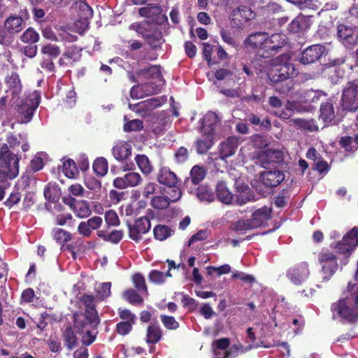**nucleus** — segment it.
Instances as JSON below:
<instances>
[{"label":"nucleus","instance_id":"nucleus-1","mask_svg":"<svg viewBox=\"0 0 358 358\" xmlns=\"http://www.w3.org/2000/svg\"><path fill=\"white\" fill-rule=\"evenodd\" d=\"M285 43V39L282 34L269 36L268 33L262 31L252 33L245 40V45L255 50L263 58L275 56Z\"/></svg>","mask_w":358,"mask_h":358},{"label":"nucleus","instance_id":"nucleus-2","mask_svg":"<svg viewBox=\"0 0 358 358\" xmlns=\"http://www.w3.org/2000/svg\"><path fill=\"white\" fill-rule=\"evenodd\" d=\"M71 318L73 329L81 335L82 344L85 346L92 344L96 340V329L101 322L99 315L88 311H75Z\"/></svg>","mask_w":358,"mask_h":358},{"label":"nucleus","instance_id":"nucleus-3","mask_svg":"<svg viewBox=\"0 0 358 358\" xmlns=\"http://www.w3.org/2000/svg\"><path fill=\"white\" fill-rule=\"evenodd\" d=\"M295 69L291 63H285L272 67L267 73L270 85L280 94H287L294 87L291 76Z\"/></svg>","mask_w":358,"mask_h":358},{"label":"nucleus","instance_id":"nucleus-4","mask_svg":"<svg viewBox=\"0 0 358 358\" xmlns=\"http://www.w3.org/2000/svg\"><path fill=\"white\" fill-rule=\"evenodd\" d=\"M21 156L12 152L7 144L0 147V183L13 180L19 174Z\"/></svg>","mask_w":358,"mask_h":358},{"label":"nucleus","instance_id":"nucleus-5","mask_svg":"<svg viewBox=\"0 0 358 358\" xmlns=\"http://www.w3.org/2000/svg\"><path fill=\"white\" fill-rule=\"evenodd\" d=\"M41 101V94L38 92L34 91L28 96L20 99L13 103L17 113V117L20 123H28L32 119L34 113Z\"/></svg>","mask_w":358,"mask_h":358},{"label":"nucleus","instance_id":"nucleus-6","mask_svg":"<svg viewBox=\"0 0 358 358\" xmlns=\"http://www.w3.org/2000/svg\"><path fill=\"white\" fill-rule=\"evenodd\" d=\"M334 316L340 317L343 322L354 324L358 320V310L350 306L345 299H341L331 306Z\"/></svg>","mask_w":358,"mask_h":358},{"label":"nucleus","instance_id":"nucleus-7","mask_svg":"<svg viewBox=\"0 0 358 358\" xmlns=\"http://www.w3.org/2000/svg\"><path fill=\"white\" fill-rule=\"evenodd\" d=\"M318 261L321 265V271L324 275L322 282H327L338 270V258L333 252L322 251L319 254Z\"/></svg>","mask_w":358,"mask_h":358},{"label":"nucleus","instance_id":"nucleus-8","mask_svg":"<svg viewBox=\"0 0 358 358\" xmlns=\"http://www.w3.org/2000/svg\"><path fill=\"white\" fill-rule=\"evenodd\" d=\"M341 107L343 110L355 111L358 108V80L349 82L341 97Z\"/></svg>","mask_w":358,"mask_h":358},{"label":"nucleus","instance_id":"nucleus-9","mask_svg":"<svg viewBox=\"0 0 358 358\" xmlns=\"http://www.w3.org/2000/svg\"><path fill=\"white\" fill-rule=\"evenodd\" d=\"M337 38L346 48L352 49L358 43V28L340 24L337 26Z\"/></svg>","mask_w":358,"mask_h":358},{"label":"nucleus","instance_id":"nucleus-10","mask_svg":"<svg viewBox=\"0 0 358 358\" xmlns=\"http://www.w3.org/2000/svg\"><path fill=\"white\" fill-rule=\"evenodd\" d=\"M358 245V227H354L346 233L334 247L337 252L348 257Z\"/></svg>","mask_w":358,"mask_h":358},{"label":"nucleus","instance_id":"nucleus-11","mask_svg":"<svg viewBox=\"0 0 358 358\" xmlns=\"http://www.w3.org/2000/svg\"><path fill=\"white\" fill-rule=\"evenodd\" d=\"M255 12L245 5H239L230 14V20L236 27L244 26L249 21L255 19Z\"/></svg>","mask_w":358,"mask_h":358},{"label":"nucleus","instance_id":"nucleus-12","mask_svg":"<svg viewBox=\"0 0 358 358\" xmlns=\"http://www.w3.org/2000/svg\"><path fill=\"white\" fill-rule=\"evenodd\" d=\"M127 227L129 238L138 243L142 239V235L149 231L151 224L150 220L143 216L137 219L133 224L128 222Z\"/></svg>","mask_w":358,"mask_h":358},{"label":"nucleus","instance_id":"nucleus-13","mask_svg":"<svg viewBox=\"0 0 358 358\" xmlns=\"http://www.w3.org/2000/svg\"><path fill=\"white\" fill-rule=\"evenodd\" d=\"M309 265L306 262H300L287 271V277L296 285H301L310 275Z\"/></svg>","mask_w":358,"mask_h":358},{"label":"nucleus","instance_id":"nucleus-14","mask_svg":"<svg viewBox=\"0 0 358 358\" xmlns=\"http://www.w3.org/2000/svg\"><path fill=\"white\" fill-rule=\"evenodd\" d=\"M4 81L7 87L6 92L11 96L10 101L15 103L19 99L22 91L20 76L17 72H11L6 76Z\"/></svg>","mask_w":358,"mask_h":358},{"label":"nucleus","instance_id":"nucleus-15","mask_svg":"<svg viewBox=\"0 0 358 358\" xmlns=\"http://www.w3.org/2000/svg\"><path fill=\"white\" fill-rule=\"evenodd\" d=\"M259 159L262 167L269 169L283 162L284 154L279 150L266 149L259 155Z\"/></svg>","mask_w":358,"mask_h":358},{"label":"nucleus","instance_id":"nucleus-16","mask_svg":"<svg viewBox=\"0 0 358 358\" xmlns=\"http://www.w3.org/2000/svg\"><path fill=\"white\" fill-rule=\"evenodd\" d=\"M324 51V47L322 45H310L301 52L299 61L304 65L315 63L320 59Z\"/></svg>","mask_w":358,"mask_h":358},{"label":"nucleus","instance_id":"nucleus-17","mask_svg":"<svg viewBox=\"0 0 358 358\" xmlns=\"http://www.w3.org/2000/svg\"><path fill=\"white\" fill-rule=\"evenodd\" d=\"M83 48L71 45L65 48L62 57L58 60L60 66H72L74 63L80 61Z\"/></svg>","mask_w":358,"mask_h":358},{"label":"nucleus","instance_id":"nucleus-18","mask_svg":"<svg viewBox=\"0 0 358 358\" xmlns=\"http://www.w3.org/2000/svg\"><path fill=\"white\" fill-rule=\"evenodd\" d=\"M239 145V138L236 136H229L224 141L221 142L218 147V157L217 159H220L222 160H225L229 157L233 156Z\"/></svg>","mask_w":358,"mask_h":358},{"label":"nucleus","instance_id":"nucleus-19","mask_svg":"<svg viewBox=\"0 0 358 358\" xmlns=\"http://www.w3.org/2000/svg\"><path fill=\"white\" fill-rule=\"evenodd\" d=\"M142 182V178L138 173L129 172L123 177H117L113 180V185L117 189H126L127 187H134L140 185Z\"/></svg>","mask_w":358,"mask_h":358},{"label":"nucleus","instance_id":"nucleus-20","mask_svg":"<svg viewBox=\"0 0 358 358\" xmlns=\"http://www.w3.org/2000/svg\"><path fill=\"white\" fill-rule=\"evenodd\" d=\"M158 86L153 82L134 85L130 90V96L132 99H142L145 96H150L159 92Z\"/></svg>","mask_w":358,"mask_h":358},{"label":"nucleus","instance_id":"nucleus-21","mask_svg":"<svg viewBox=\"0 0 358 358\" xmlns=\"http://www.w3.org/2000/svg\"><path fill=\"white\" fill-rule=\"evenodd\" d=\"M285 178V173L280 170H268L263 171L260 175L262 184L270 189L280 185Z\"/></svg>","mask_w":358,"mask_h":358},{"label":"nucleus","instance_id":"nucleus-22","mask_svg":"<svg viewBox=\"0 0 358 358\" xmlns=\"http://www.w3.org/2000/svg\"><path fill=\"white\" fill-rule=\"evenodd\" d=\"M111 152L114 158L120 162H127L131 156V145L126 141H118L113 147Z\"/></svg>","mask_w":358,"mask_h":358},{"label":"nucleus","instance_id":"nucleus-23","mask_svg":"<svg viewBox=\"0 0 358 358\" xmlns=\"http://www.w3.org/2000/svg\"><path fill=\"white\" fill-rule=\"evenodd\" d=\"M174 192V196H171V198H169L168 196H154L151 201V206L158 210H163L167 208L171 202L177 201L181 196V191L180 189H174L173 190Z\"/></svg>","mask_w":358,"mask_h":358},{"label":"nucleus","instance_id":"nucleus-24","mask_svg":"<svg viewBox=\"0 0 358 358\" xmlns=\"http://www.w3.org/2000/svg\"><path fill=\"white\" fill-rule=\"evenodd\" d=\"M271 208L266 206H263L254 211L250 220L255 229L266 224L271 218Z\"/></svg>","mask_w":358,"mask_h":358},{"label":"nucleus","instance_id":"nucleus-25","mask_svg":"<svg viewBox=\"0 0 358 358\" xmlns=\"http://www.w3.org/2000/svg\"><path fill=\"white\" fill-rule=\"evenodd\" d=\"M157 181L169 187H175L178 183V178L176 173L168 167H162L157 174Z\"/></svg>","mask_w":358,"mask_h":358},{"label":"nucleus","instance_id":"nucleus-26","mask_svg":"<svg viewBox=\"0 0 358 358\" xmlns=\"http://www.w3.org/2000/svg\"><path fill=\"white\" fill-rule=\"evenodd\" d=\"M218 116L215 113L211 111L207 113L201 120V132L214 134V126L218 122Z\"/></svg>","mask_w":358,"mask_h":358},{"label":"nucleus","instance_id":"nucleus-27","mask_svg":"<svg viewBox=\"0 0 358 358\" xmlns=\"http://www.w3.org/2000/svg\"><path fill=\"white\" fill-rule=\"evenodd\" d=\"M217 199L224 204H231L233 201V194L229 191L225 182L219 181L215 187Z\"/></svg>","mask_w":358,"mask_h":358},{"label":"nucleus","instance_id":"nucleus-28","mask_svg":"<svg viewBox=\"0 0 358 358\" xmlns=\"http://www.w3.org/2000/svg\"><path fill=\"white\" fill-rule=\"evenodd\" d=\"M214 134L203 133L201 138L195 143L196 152L200 155L206 154L213 146Z\"/></svg>","mask_w":358,"mask_h":358},{"label":"nucleus","instance_id":"nucleus-29","mask_svg":"<svg viewBox=\"0 0 358 358\" xmlns=\"http://www.w3.org/2000/svg\"><path fill=\"white\" fill-rule=\"evenodd\" d=\"M309 19L305 15H299L288 25L287 29L290 33H299L309 28Z\"/></svg>","mask_w":358,"mask_h":358},{"label":"nucleus","instance_id":"nucleus-30","mask_svg":"<svg viewBox=\"0 0 358 358\" xmlns=\"http://www.w3.org/2000/svg\"><path fill=\"white\" fill-rule=\"evenodd\" d=\"M76 331L73 327H67L63 332L62 337L64 346L69 350H73L78 345Z\"/></svg>","mask_w":358,"mask_h":358},{"label":"nucleus","instance_id":"nucleus-31","mask_svg":"<svg viewBox=\"0 0 358 358\" xmlns=\"http://www.w3.org/2000/svg\"><path fill=\"white\" fill-rule=\"evenodd\" d=\"M320 117L325 124H329L334 120L336 115L331 100H328L327 102L321 104Z\"/></svg>","mask_w":358,"mask_h":358},{"label":"nucleus","instance_id":"nucleus-32","mask_svg":"<svg viewBox=\"0 0 358 358\" xmlns=\"http://www.w3.org/2000/svg\"><path fill=\"white\" fill-rule=\"evenodd\" d=\"M136 74L145 79H159L162 77L160 66L158 65H151L148 68L138 69Z\"/></svg>","mask_w":358,"mask_h":358},{"label":"nucleus","instance_id":"nucleus-33","mask_svg":"<svg viewBox=\"0 0 358 358\" xmlns=\"http://www.w3.org/2000/svg\"><path fill=\"white\" fill-rule=\"evenodd\" d=\"M162 337V331L157 324H151L148 326L146 333V342L148 343H157Z\"/></svg>","mask_w":358,"mask_h":358},{"label":"nucleus","instance_id":"nucleus-34","mask_svg":"<svg viewBox=\"0 0 358 358\" xmlns=\"http://www.w3.org/2000/svg\"><path fill=\"white\" fill-rule=\"evenodd\" d=\"M23 19L18 16H10L4 22L5 29L10 34L18 33L22 29Z\"/></svg>","mask_w":358,"mask_h":358},{"label":"nucleus","instance_id":"nucleus-35","mask_svg":"<svg viewBox=\"0 0 358 358\" xmlns=\"http://www.w3.org/2000/svg\"><path fill=\"white\" fill-rule=\"evenodd\" d=\"M72 211L76 217L81 219L88 217L92 214L89 202L85 200L78 201Z\"/></svg>","mask_w":358,"mask_h":358},{"label":"nucleus","instance_id":"nucleus-36","mask_svg":"<svg viewBox=\"0 0 358 358\" xmlns=\"http://www.w3.org/2000/svg\"><path fill=\"white\" fill-rule=\"evenodd\" d=\"M174 231L169 226L157 224L153 229V234L155 239L162 241L173 235Z\"/></svg>","mask_w":358,"mask_h":358},{"label":"nucleus","instance_id":"nucleus-37","mask_svg":"<svg viewBox=\"0 0 358 358\" xmlns=\"http://www.w3.org/2000/svg\"><path fill=\"white\" fill-rule=\"evenodd\" d=\"M76 7L81 20H88L92 17L93 10L85 1L80 0L77 1Z\"/></svg>","mask_w":358,"mask_h":358},{"label":"nucleus","instance_id":"nucleus-38","mask_svg":"<svg viewBox=\"0 0 358 358\" xmlns=\"http://www.w3.org/2000/svg\"><path fill=\"white\" fill-rule=\"evenodd\" d=\"M95 296L92 294H83L78 297V301L83 303L85 309L83 312H89L94 314H98L95 305Z\"/></svg>","mask_w":358,"mask_h":358},{"label":"nucleus","instance_id":"nucleus-39","mask_svg":"<svg viewBox=\"0 0 358 358\" xmlns=\"http://www.w3.org/2000/svg\"><path fill=\"white\" fill-rule=\"evenodd\" d=\"M52 236L57 243L62 245L72 239V234L61 228H54L52 230Z\"/></svg>","mask_w":358,"mask_h":358},{"label":"nucleus","instance_id":"nucleus-40","mask_svg":"<svg viewBox=\"0 0 358 358\" xmlns=\"http://www.w3.org/2000/svg\"><path fill=\"white\" fill-rule=\"evenodd\" d=\"M294 123L299 129L309 132H316L319 131L316 121L313 119L306 120L297 118L294 120Z\"/></svg>","mask_w":358,"mask_h":358},{"label":"nucleus","instance_id":"nucleus-41","mask_svg":"<svg viewBox=\"0 0 358 358\" xmlns=\"http://www.w3.org/2000/svg\"><path fill=\"white\" fill-rule=\"evenodd\" d=\"M162 9L160 6L157 4L150 3L145 7L139 8L138 13L142 17H157L161 14Z\"/></svg>","mask_w":358,"mask_h":358},{"label":"nucleus","instance_id":"nucleus-42","mask_svg":"<svg viewBox=\"0 0 358 358\" xmlns=\"http://www.w3.org/2000/svg\"><path fill=\"white\" fill-rule=\"evenodd\" d=\"M92 168L97 176L100 177L106 176L108 170V164L107 159L103 157H97L94 161Z\"/></svg>","mask_w":358,"mask_h":358},{"label":"nucleus","instance_id":"nucleus-43","mask_svg":"<svg viewBox=\"0 0 358 358\" xmlns=\"http://www.w3.org/2000/svg\"><path fill=\"white\" fill-rule=\"evenodd\" d=\"M135 160L143 173L148 175L152 171V166L146 155H137L135 157Z\"/></svg>","mask_w":358,"mask_h":358},{"label":"nucleus","instance_id":"nucleus-44","mask_svg":"<svg viewBox=\"0 0 358 358\" xmlns=\"http://www.w3.org/2000/svg\"><path fill=\"white\" fill-rule=\"evenodd\" d=\"M327 94L321 90H306L303 94V101L310 103H318L322 96H326Z\"/></svg>","mask_w":358,"mask_h":358},{"label":"nucleus","instance_id":"nucleus-45","mask_svg":"<svg viewBox=\"0 0 358 358\" xmlns=\"http://www.w3.org/2000/svg\"><path fill=\"white\" fill-rule=\"evenodd\" d=\"M153 101L157 102L158 101L153 99H148L144 101H141L136 104H134V105L129 104V107L134 112L141 114V115H143V114L146 113V112L148 110L150 109V108L152 106Z\"/></svg>","mask_w":358,"mask_h":358},{"label":"nucleus","instance_id":"nucleus-46","mask_svg":"<svg viewBox=\"0 0 358 358\" xmlns=\"http://www.w3.org/2000/svg\"><path fill=\"white\" fill-rule=\"evenodd\" d=\"M123 297L129 303L133 305L141 304L143 302V299L142 296L137 292L136 290L132 288H129L125 290L123 292Z\"/></svg>","mask_w":358,"mask_h":358},{"label":"nucleus","instance_id":"nucleus-47","mask_svg":"<svg viewBox=\"0 0 358 358\" xmlns=\"http://www.w3.org/2000/svg\"><path fill=\"white\" fill-rule=\"evenodd\" d=\"M124 120L125 123L123 129L126 132L139 131L143 129V122L139 119L127 120V117H124Z\"/></svg>","mask_w":358,"mask_h":358},{"label":"nucleus","instance_id":"nucleus-48","mask_svg":"<svg viewBox=\"0 0 358 358\" xmlns=\"http://www.w3.org/2000/svg\"><path fill=\"white\" fill-rule=\"evenodd\" d=\"M132 281L135 288L141 294H148V287L145 284V278L141 273H135L132 276Z\"/></svg>","mask_w":358,"mask_h":358},{"label":"nucleus","instance_id":"nucleus-49","mask_svg":"<svg viewBox=\"0 0 358 358\" xmlns=\"http://www.w3.org/2000/svg\"><path fill=\"white\" fill-rule=\"evenodd\" d=\"M287 2L297 6L299 8L303 10L310 8L312 10H317L318 6L317 5V0H286Z\"/></svg>","mask_w":358,"mask_h":358},{"label":"nucleus","instance_id":"nucleus-50","mask_svg":"<svg viewBox=\"0 0 358 358\" xmlns=\"http://www.w3.org/2000/svg\"><path fill=\"white\" fill-rule=\"evenodd\" d=\"M41 52L53 59L61 54V49L56 44L48 43L41 48Z\"/></svg>","mask_w":358,"mask_h":358},{"label":"nucleus","instance_id":"nucleus-51","mask_svg":"<svg viewBox=\"0 0 358 358\" xmlns=\"http://www.w3.org/2000/svg\"><path fill=\"white\" fill-rule=\"evenodd\" d=\"M23 43L34 44L39 39V34L32 28H28L20 36Z\"/></svg>","mask_w":358,"mask_h":358},{"label":"nucleus","instance_id":"nucleus-52","mask_svg":"<svg viewBox=\"0 0 358 358\" xmlns=\"http://www.w3.org/2000/svg\"><path fill=\"white\" fill-rule=\"evenodd\" d=\"M191 180L194 185L199 184L206 176V171L203 168L199 166H194L190 171Z\"/></svg>","mask_w":358,"mask_h":358},{"label":"nucleus","instance_id":"nucleus-53","mask_svg":"<svg viewBox=\"0 0 358 358\" xmlns=\"http://www.w3.org/2000/svg\"><path fill=\"white\" fill-rule=\"evenodd\" d=\"M62 171L67 178H74L75 173L77 172V166L74 161L71 159L65 160L63 163Z\"/></svg>","mask_w":358,"mask_h":358},{"label":"nucleus","instance_id":"nucleus-54","mask_svg":"<svg viewBox=\"0 0 358 358\" xmlns=\"http://www.w3.org/2000/svg\"><path fill=\"white\" fill-rule=\"evenodd\" d=\"M197 196L201 201L212 202L214 201V194L211 189L201 186L197 189Z\"/></svg>","mask_w":358,"mask_h":358},{"label":"nucleus","instance_id":"nucleus-55","mask_svg":"<svg viewBox=\"0 0 358 358\" xmlns=\"http://www.w3.org/2000/svg\"><path fill=\"white\" fill-rule=\"evenodd\" d=\"M160 319L165 328L169 330H176L179 328V322L173 316L161 315Z\"/></svg>","mask_w":358,"mask_h":358},{"label":"nucleus","instance_id":"nucleus-56","mask_svg":"<svg viewBox=\"0 0 358 358\" xmlns=\"http://www.w3.org/2000/svg\"><path fill=\"white\" fill-rule=\"evenodd\" d=\"M111 282H103L100 285V289L97 291L96 298L99 301H103L111 294Z\"/></svg>","mask_w":358,"mask_h":358},{"label":"nucleus","instance_id":"nucleus-57","mask_svg":"<svg viewBox=\"0 0 358 358\" xmlns=\"http://www.w3.org/2000/svg\"><path fill=\"white\" fill-rule=\"evenodd\" d=\"M250 219L239 220L233 224L232 229L235 231H248L255 229Z\"/></svg>","mask_w":358,"mask_h":358},{"label":"nucleus","instance_id":"nucleus-58","mask_svg":"<svg viewBox=\"0 0 358 358\" xmlns=\"http://www.w3.org/2000/svg\"><path fill=\"white\" fill-rule=\"evenodd\" d=\"M181 303L184 308H188L189 312H193L198 306V303L194 299L190 297L188 294L182 293Z\"/></svg>","mask_w":358,"mask_h":358},{"label":"nucleus","instance_id":"nucleus-59","mask_svg":"<svg viewBox=\"0 0 358 358\" xmlns=\"http://www.w3.org/2000/svg\"><path fill=\"white\" fill-rule=\"evenodd\" d=\"M134 324L124 321L120 322L116 324V332L121 336H126L131 331Z\"/></svg>","mask_w":358,"mask_h":358},{"label":"nucleus","instance_id":"nucleus-60","mask_svg":"<svg viewBox=\"0 0 358 358\" xmlns=\"http://www.w3.org/2000/svg\"><path fill=\"white\" fill-rule=\"evenodd\" d=\"M208 275H212L215 272L218 275H224L230 273L231 266L229 264H223L219 267L209 266L206 268Z\"/></svg>","mask_w":358,"mask_h":358},{"label":"nucleus","instance_id":"nucleus-61","mask_svg":"<svg viewBox=\"0 0 358 358\" xmlns=\"http://www.w3.org/2000/svg\"><path fill=\"white\" fill-rule=\"evenodd\" d=\"M118 315L124 322L135 323L136 317V315L127 308H119L117 310Z\"/></svg>","mask_w":358,"mask_h":358},{"label":"nucleus","instance_id":"nucleus-62","mask_svg":"<svg viewBox=\"0 0 358 358\" xmlns=\"http://www.w3.org/2000/svg\"><path fill=\"white\" fill-rule=\"evenodd\" d=\"M106 223L109 226H118L120 220L116 212L113 210H109L105 213Z\"/></svg>","mask_w":358,"mask_h":358},{"label":"nucleus","instance_id":"nucleus-63","mask_svg":"<svg viewBox=\"0 0 358 358\" xmlns=\"http://www.w3.org/2000/svg\"><path fill=\"white\" fill-rule=\"evenodd\" d=\"M338 143L341 147L347 152L352 151L357 148L355 146L352 145L353 143V139L352 137L349 136H342L340 138Z\"/></svg>","mask_w":358,"mask_h":358},{"label":"nucleus","instance_id":"nucleus-64","mask_svg":"<svg viewBox=\"0 0 358 358\" xmlns=\"http://www.w3.org/2000/svg\"><path fill=\"white\" fill-rule=\"evenodd\" d=\"M348 291L350 293V299L354 301L355 306L358 308V283H348Z\"/></svg>","mask_w":358,"mask_h":358}]
</instances>
